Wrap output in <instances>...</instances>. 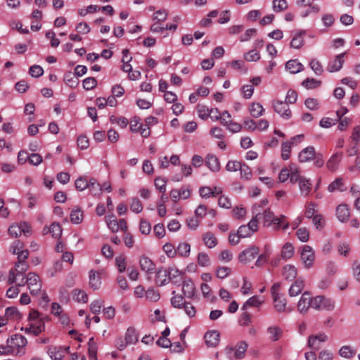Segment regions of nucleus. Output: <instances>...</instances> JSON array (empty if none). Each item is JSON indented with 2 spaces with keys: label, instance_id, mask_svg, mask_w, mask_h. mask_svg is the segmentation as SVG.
<instances>
[{
  "label": "nucleus",
  "instance_id": "f8f14e48",
  "mask_svg": "<svg viewBox=\"0 0 360 360\" xmlns=\"http://www.w3.org/2000/svg\"><path fill=\"white\" fill-rule=\"evenodd\" d=\"M313 298L310 292H303L297 303V310L301 314H306L309 307H312Z\"/></svg>",
  "mask_w": 360,
  "mask_h": 360
},
{
  "label": "nucleus",
  "instance_id": "473e14b6",
  "mask_svg": "<svg viewBox=\"0 0 360 360\" xmlns=\"http://www.w3.org/2000/svg\"><path fill=\"white\" fill-rule=\"evenodd\" d=\"M264 302V300L259 296L255 295L250 297L243 305L242 309H246L249 307H259Z\"/></svg>",
  "mask_w": 360,
  "mask_h": 360
},
{
  "label": "nucleus",
  "instance_id": "cd10ccee",
  "mask_svg": "<svg viewBox=\"0 0 360 360\" xmlns=\"http://www.w3.org/2000/svg\"><path fill=\"white\" fill-rule=\"evenodd\" d=\"M266 333L269 335V340L276 342L281 338L283 330L279 326L273 325L267 328Z\"/></svg>",
  "mask_w": 360,
  "mask_h": 360
},
{
  "label": "nucleus",
  "instance_id": "58836bf2",
  "mask_svg": "<svg viewBox=\"0 0 360 360\" xmlns=\"http://www.w3.org/2000/svg\"><path fill=\"white\" fill-rule=\"evenodd\" d=\"M202 240L204 244L208 248H213L217 245V239L210 231H207L205 233L202 235Z\"/></svg>",
  "mask_w": 360,
  "mask_h": 360
},
{
  "label": "nucleus",
  "instance_id": "9b49d317",
  "mask_svg": "<svg viewBox=\"0 0 360 360\" xmlns=\"http://www.w3.org/2000/svg\"><path fill=\"white\" fill-rule=\"evenodd\" d=\"M70 352V347L50 346L48 347L47 354L52 360H62L66 354Z\"/></svg>",
  "mask_w": 360,
  "mask_h": 360
},
{
  "label": "nucleus",
  "instance_id": "e433bc0d",
  "mask_svg": "<svg viewBox=\"0 0 360 360\" xmlns=\"http://www.w3.org/2000/svg\"><path fill=\"white\" fill-rule=\"evenodd\" d=\"M297 269L291 264L285 265L283 269V276L285 279L292 281L297 276Z\"/></svg>",
  "mask_w": 360,
  "mask_h": 360
},
{
  "label": "nucleus",
  "instance_id": "2f4dec72",
  "mask_svg": "<svg viewBox=\"0 0 360 360\" xmlns=\"http://www.w3.org/2000/svg\"><path fill=\"white\" fill-rule=\"evenodd\" d=\"M169 282V276L166 268L160 269L156 273L155 283L157 285L162 286Z\"/></svg>",
  "mask_w": 360,
  "mask_h": 360
},
{
  "label": "nucleus",
  "instance_id": "a878e982",
  "mask_svg": "<svg viewBox=\"0 0 360 360\" xmlns=\"http://www.w3.org/2000/svg\"><path fill=\"white\" fill-rule=\"evenodd\" d=\"M9 283H15L17 286H24L26 284V276L23 274L11 271L8 276Z\"/></svg>",
  "mask_w": 360,
  "mask_h": 360
},
{
  "label": "nucleus",
  "instance_id": "052dcab7",
  "mask_svg": "<svg viewBox=\"0 0 360 360\" xmlns=\"http://www.w3.org/2000/svg\"><path fill=\"white\" fill-rule=\"evenodd\" d=\"M288 8V3L286 0H274L273 1V10L278 13L285 11Z\"/></svg>",
  "mask_w": 360,
  "mask_h": 360
},
{
  "label": "nucleus",
  "instance_id": "f704fd0d",
  "mask_svg": "<svg viewBox=\"0 0 360 360\" xmlns=\"http://www.w3.org/2000/svg\"><path fill=\"white\" fill-rule=\"evenodd\" d=\"M304 286V281L302 279H297L291 285L289 289V295L290 297H295L298 295L302 291Z\"/></svg>",
  "mask_w": 360,
  "mask_h": 360
},
{
  "label": "nucleus",
  "instance_id": "37998d69",
  "mask_svg": "<svg viewBox=\"0 0 360 360\" xmlns=\"http://www.w3.org/2000/svg\"><path fill=\"white\" fill-rule=\"evenodd\" d=\"M72 299L77 302L86 303L88 301V295L87 294L80 290V289H75L72 292Z\"/></svg>",
  "mask_w": 360,
  "mask_h": 360
},
{
  "label": "nucleus",
  "instance_id": "a18cd8bd",
  "mask_svg": "<svg viewBox=\"0 0 360 360\" xmlns=\"http://www.w3.org/2000/svg\"><path fill=\"white\" fill-rule=\"evenodd\" d=\"M295 252L294 247L290 243H285L281 250V257L284 259L291 258Z\"/></svg>",
  "mask_w": 360,
  "mask_h": 360
},
{
  "label": "nucleus",
  "instance_id": "49530a36",
  "mask_svg": "<svg viewBox=\"0 0 360 360\" xmlns=\"http://www.w3.org/2000/svg\"><path fill=\"white\" fill-rule=\"evenodd\" d=\"M191 252V245L186 242L180 243L176 248V255L182 257H188Z\"/></svg>",
  "mask_w": 360,
  "mask_h": 360
},
{
  "label": "nucleus",
  "instance_id": "864d4df0",
  "mask_svg": "<svg viewBox=\"0 0 360 360\" xmlns=\"http://www.w3.org/2000/svg\"><path fill=\"white\" fill-rule=\"evenodd\" d=\"M337 250L339 255L348 257L351 252V247L349 243L346 242H341L337 246Z\"/></svg>",
  "mask_w": 360,
  "mask_h": 360
},
{
  "label": "nucleus",
  "instance_id": "4be33fe9",
  "mask_svg": "<svg viewBox=\"0 0 360 360\" xmlns=\"http://www.w3.org/2000/svg\"><path fill=\"white\" fill-rule=\"evenodd\" d=\"M305 34L304 30L295 33L290 44V47L296 49L302 48L304 44Z\"/></svg>",
  "mask_w": 360,
  "mask_h": 360
},
{
  "label": "nucleus",
  "instance_id": "aec40b11",
  "mask_svg": "<svg viewBox=\"0 0 360 360\" xmlns=\"http://www.w3.org/2000/svg\"><path fill=\"white\" fill-rule=\"evenodd\" d=\"M328 337L325 333H320L309 337L308 346L313 349H319L321 342H326Z\"/></svg>",
  "mask_w": 360,
  "mask_h": 360
},
{
  "label": "nucleus",
  "instance_id": "774afa93",
  "mask_svg": "<svg viewBox=\"0 0 360 360\" xmlns=\"http://www.w3.org/2000/svg\"><path fill=\"white\" fill-rule=\"evenodd\" d=\"M103 306V301L101 300H94L89 305V308L91 311L94 314H97L101 311V308Z\"/></svg>",
  "mask_w": 360,
  "mask_h": 360
},
{
  "label": "nucleus",
  "instance_id": "4468645a",
  "mask_svg": "<svg viewBox=\"0 0 360 360\" xmlns=\"http://www.w3.org/2000/svg\"><path fill=\"white\" fill-rule=\"evenodd\" d=\"M30 231V226L27 223H21L20 224H12L8 229V234L14 238L21 236L23 233H28Z\"/></svg>",
  "mask_w": 360,
  "mask_h": 360
},
{
  "label": "nucleus",
  "instance_id": "20e7f679",
  "mask_svg": "<svg viewBox=\"0 0 360 360\" xmlns=\"http://www.w3.org/2000/svg\"><path fill=\"white\" fill-rule=\"evenodd\" d=\"M259 213H255L252 219L247 225H241L238 229L239 236L242 238L250 237L258 230V221L259 220Z\"/></svg>",
  "mask_w": 360,
  "mask_h": 360
},
{
  "label": "nucleus",
  "instance_id": "603ef678",
  "mask_svg": "<svg viewBox=\"0 0 360 360\" xmlns=\"http://www.w3.org/2000/svg\"><path fill=\"white\" fill-rule=\"evenodd\" d=\"M342 186H343V179H342V178L338 177L329 184V186L328 187V191L331 193L334 192L335 191H343Z\"/></svg>",
  "mask_w": 360,
  "mask_h": 360
},
{
  "label": "nucleus",
  "instance_id": "ddd939ff",
  "mask_svg": "<svg viewBox=\"0 0 360 360\" xmlns=\"http://www.w3.org/2000/svg\"><path fill=\"white\" fill-rule=\"evenodd\" d=\"M10 252L18 255V260L27 259L29 256L28 250L24 249L23 243L18 240L11 244Z\"/></svg>",
  "mask_w": 360,
  "mask_h": 360
},
{
  "label": "nucleus",
  "instance_id": "338daca9",
  "mask_svg": "<svg viewBox=\"0 0 360 360\" xmlns=\"http://www.w3.org/2000/svg\"><path fill=\"white\" fill-rule=\"evenodd\" d=\"M232 214L235 219H243L247 214V211L245 207L242 206H237L233 208Z\"/></svg>",
  "mask_w": 360,
  "mask_h": 360
},
{
  "label": "nucleus",
  "instance_id": "f03ea898",
  "mask_svg": "<svg viewBox=\"0 0 360 360\" xmlns=\"http://www.w3.org/2000/svg\"><path fill=\"white\" fill-rule=\"evenodd\" d=\"M304 176L301 175L300 167L295 164H290L281 169L278 174V180L285 183L288 179L292 184L297 183Z\"/></svg>",
  "mask_w": 360,
  "mask_h": 360
},
{
  "label": "nucleus",
  "instance_id": "c03bdc74",
  "mask_svg": "<svg viewBox=\"0 0 360 360\" xmlns=\"http://www.w3.org/2000/svg\"><path fill=\"white\" fill-rule=\"evenodd\" d=\"M250 115L254 117L262 116L264 112L262 105L259 103H252L249 107Z\"/></svg>",
  "mask_w": 360,
  "mask_h": 360
},
{
  "label": "nucleus",
  "instance_id": "09e8293b",
  "mask_svg": "<svg viewBox=\"0 0 360 360\" xmlns=\"http://www.w3.org/2000/svg\"><path fill=\"white\" fill-rule=\"evenodd\" d=\"M97 344L94 338H91L88 342L89 356L92 360H97Z\"/></svg>",
  "mask_w": 360,
  "mask_h": 360
},
{
  "label": "nucleus",
  "instance_id": "13d9d810",
  "mask_svg": "<svg viewBox=\"0 0 360 360\" xmlns=\"http://www.w3.org/2000/svg\"><path fill=\"white\" fill-rule=\"evenodd\" d=\"M209 110L210 108L205 105L198 104L197 105L198 115L200 119L203 120H206L209 117Z\"/></svg>",
  "mask_w": 360,
  "mask_h": 360
},
{
  "label": "nucleus",
  "instance_id": "bb28decb",
  "mask_svg": "<svg viewBox=\"0 0 360 360\" xmlns=\"http://www.w3.org/2000/svg\"><path fill=\"white\" fill-rule=\"evenodd\" d=\"M4 316L9 323L10 321H16L22 318V314L15 307H9L5 309Z\"/></svg>",
  "mask_w": 360,
  "mask_h": 360
},
{
  "label": "nucleus",
  "instance_id": "1a4fd4ad",
  "mask_svg": "<svg viewBox=\"0 0 360 360\" xmlns=\"http://www.w3.org/2000/svg\"><path fill=\"white\" fill-rule=\"evenodd\" d=\"M259 249L255 245H251L243 250L238 255V260L242 264L251 262L259 255Z\"/></svg>",
  "mask_w": 360,
  "mask_h": 360
},
{
  "label": "nucleus",
  "instance_id": "0eeeda50",
  "mask_svg": "<svg viewBox=\"0 0 360 360\" xmlns=\"http://www.w3.org/2000/svg\"><path fill=\"white\" fill-rule=\"evenodd\" d=\"M105 222L108 229L113 233L118 232L120 230L125 231L127 229L126 220L120 219L117 221L114 215L106 216Z\"/></svg>",
  "mask_w": 360,
  "mask_h": 360
},
{
  "label": "nucleus",
  "instance_id": "f257e3e1",
  "mask_svg": "<svg viewBox=\"0 0 360 360\" xmlns=\"http://www.w3.org/2000/svg\"><path fill=\"white\" fill-rule=\"evenodd\" d=\"M280 283H274L271 288L274 309L278 313L291 312L292 309L287 306V300L285 295L280 292Z\"/></svg>",
  "mask_w": 360,
  "mask_h": 360
},
{
  "label": "nucleus",
  "instance_id": "412c9836",
  "mask_svg": "<svg viewBox=\"0 0 360 360\" xmlns=\"http://www.w3.org/2000/svg\"><path fill=\"white\" fill-rule=\"evenodd\" d=\"M345 53L338 55L335 58L330 62L327 66V70L330 72H334L339 71L344 63V56Z\"/></svg>",
  "mask_w": 360,
  "mask_h": 360
},
{
  "label": "nucleus",
  "instance_id": "ea45409f",
  "mask_svg": "<svg viewBox=\"0 0 360 360\" xmlns=\"http://www.w3.org/2000/svg\"><path fill=\"white\" fill-rule=\"evenodd\" d=\"M88 188L89 189L91 194L94 196L99 197L101 195V185H100L94 178L91 177L89 179V185Z\"/></svg>",
  "mask_w": 360,
  "mask_h": 360
},
{
  "label": "nucleus",
  "instance_id": "393cba45",
  "mask_svg": "<svg viewBox=\"0 0 360 360\" xmlns=\"http://www.w3.org/2000/svg\"><path fill=\"white\" fill-rule=\"evenodd\" d=\"M166 269L169 276V282L171 281L174 284H177L181 282L184 275L182 271H179L175 266H169Z\"/></svg>",
  "mask_w": 360,
  "mask_h": 360
},
{
  "label": "nucleus",
  "instance_id": "c85d7f7f",
  "mask_svg": "<svg viewBox=\"0 0 360 360\" xmlns=\"http://www.w3.org/2000/svg\"><path fill=\"white\" fill-rule=\"evenodd\" d=\"M301 194L304 196L309 195L311 190V183L309 179L303 176L298 182Z\"/></svg>",
  "mask_w": 360,
  "mask_h": 360
},
{
  "label": "nucleus",
  "instance_id": "c756f323",
  "mask_svg": "<svg viewBox=\"0 0 360 360\" xmlns=\"http://www.w3.org/2000/svg\"><path fill=\"white\" fill-rule=\"evenodd\" d=\"M285 68L292 74H296L304 70V65L298 60H290L285 64Z\"/></svg>",
  "mask_w": 360,
  "mask_h": 360
},
{
  "label": "nucleus",
  "instance_id": "5701e85b",
  "mask_svg": "<svg viewBox=\"0 0 360 360\" xmlns=\"http://www.w3.org/2000/svg\"><path fill=\"white\" fill-rule=\"evenodd\" d=\"M336 216L341 222H346L350 217V211L346 204H340L336 208Z\"/></svg>",
  "mask_w": 360,
  "mask_h": 360
},
{
  "label": "nucleus",
  "instance_id": "a211bd4d",
  "mask_svg": "<svg viewBox=\"0 0 360 360\" xmlns=\"http://www.w3.org/2000/svg\"><path fill=\"white\" fill-rule=\"evenodd\" d=\"M205 342L208 347H217L220 340V334L217 330L207 332L204 335Z\"/></svg>",
  "mask_w": 360,
  "mask_h": 360
},
{
  "label": "nucleus",
  "instance_id": "bf43d9fd",
  "mask_svg": "<svg viewBox=\"0 0 360 360\" xmlns=\"http://www.w3.org/2000/svg\"><path fill=\"white\" fill-rule=\"evenodd\" d=\"M89 185V179L85 177L80 176L75 181V187L77 190L82 191L88 188Z\"/></svg>",
  "mask_w": 360,
  "mask_h": 360
},
{
  "label": "nucleus",
  "instance_id": "6e6d98bb",
  "mask_svg": "<svg viewBox=\"0 0 360 360\" xmlns=\"http://www.w3.org/2000/svg\"><path fill=\"white\" fill-rule=\"evenodd\" d=\"M292 146L290 143L283 142L281 145V158L284 160H287L290 158Z\"/></svg>",
  "mask_w": 360,
  "mask_h": 360
},
{
  "label": "nucleus",
  "instance_id": "4c0bfd02",
  "mask_svg": "<svg viewBox=\"0 0 360 360\" xmlns=\"http://www.w3.org/2000/svg\"><path fill=\"white\" fill-rule=\"evenodd\" d=\"M356 351L350 345H344L338 351V354L345 359H352L356 355Z\"/></svg>",
  "mask_w": 360,
  "mask_h": 360
},
{
  "label": "nucleus",
  "instance_id": "72a5a7b5",
  "mask_svg": "<svg viewBox=\"0 0 360 360\" xmlns=\"http://www.w3.org/2000/svg\"><path fill=\"white\" fill-rule=\"evenodd\" d=\"M70 217L71 222L75 224H79L82 223L84 219L83 211L80 207H75L72 210Z\"/></svg>",
  "mask_w": 360,
  "mask_h": 360
},
{
  "label": "nucleus",
  "instance_id": "8fccbe9b",
  "mask_svg": "<svg viewBox=\"0 0 360 360\" xmlns=\"http://www.w3.org/2000/svg\"><path fill=\"white\" fill-rule=\"evenodd\" d=\"M192 167L188 165H181V172L182 175H176L173 177V180L175 181H181L183 179V176H188L192 174Z\"/></svg>",
  "mask_w": 360,
  "mask_h": 360
},
{
  "label": "nucleus",
  "instance_id": "6ab92c4d",
  "mask_svg": "<svg viewBox=\"0 0 360 360\" xmlns=\"http://www.w3.org/2000/svg\"><path fill=\"white\" fill-rule=\"evenodd\" d=\"M342 157L343 154L342 152H337L332 155L326 162L327 169L332 172L336 171Z\"/></svg>",
  "mask_w": 360,
  "mask_h": 360
},
{
  "label": "nucleus",
  "instance_id": "de8ad7c7",
  "mask_svg": "<svg viewBox=\"0 0 360 360\" xmlns=\"http://www.w3.org/2000/svg\"><path fill=\"white\" fill-rule=\"evenodd\" d=\"M259 213L260 214V215L259 216V219L262 217L264 226H271L272 224V221L274 220V218L275 217L274 213L272 212H271L269 210V209L264 210L262 214H261L260 212H259Z\"/></svg>",
  "mask_w": 360,
  "mask_h": 360
},
{
  "label": "nucleus",
  "instance_id": "0e129e2a",
  "mask_svg": "<svg viewBox=\"0 0 360 360\" xmlns=\"http://www.w3.org/2000/svg\"><path fill=\"white\" fill-rule=\"evenodd\" d=\"M321 83V81L316 80L314 78H307L302 82V86L306 89H311L319 86Z\"/></svg>",
  "mask_w": 360,
  "mask_h": 360
},
{
  "label": "nucleus",
  "instance_id": "6e6552de",
  "mask_svg": "<svg viewBox=\"0 0 360 360\" xmlns=\"http://www.w3.org/2000/svg\"><path fill=\"white\" fill-rule=\"evenodd\" d=\"M300 258L305 268H311L315 259V254L313 248L309 245H304L301 250Z\"/></svg>",
  "mask_w": 360,
  "mask_h": 360
},
{
  "label": "nucleus",
  "instance_id": "7c9ffc66",
  "mask_svg": "<svg viewBox=\"0 0 360 360\" xmlns=\"http://www.w3.org/2000/svg\"><path fill=\"white\" fill-rule=\"evenodd\" d=\"M182 291L187 298H192L195 295V288L191 280H186L183 282Z\"/></svg>",
  "mask_w": 360,
  "mask_h": 360
},
{
  "label": "nucleus",
  "instance_id": "2eb2a0df",
  "mask_svg": "<svg viewBox=\"0 0 360 360\" xmlns=\"http://www.w3.org/2000/svg\"><path fill=\"white\" fill-rule=\"evenodd\" d=\"M316 150L313 146H307L302 149L298 155V160L301 163L308 162L316 157Z\"/></svg>",
  "mask_w": 360,
  "mask_h": 360
},
{
  "label": "nucleus",
  "instance_id": "a19ab883",
  "mask_svg": "<svg viewBox=\"0 0 360 360\" xmlns=\"http://www.w3.org/2000/svg\"><path fill=\"white\" fill-rule=\"evenodd\" d=\"M45 233H50L52 237L58 238L62 234V229L58 223H53L49 227H46L44 229Z\"/></svg>",
  "mask_w": 360,
  "mask_h": 360
},
{
  "label": "nucleus",
  "instance_id": "b1692460",
  "mask_svg": "<svg viewBox=\"0 0 360 360\" xmlns=\"http://www.w3.org/2000/svg\"><path fill=\"white\" fill-rule=\"evenodd\" d=\"M89 286L93 290H98L101 285V274L95 270H91L89 273Z\"/></svg>",
  "mask_w": 360,
  "mask_h": 360
},
{
  "label": "nucleus",
  "instance_id": "69168bd1",
  "mask_svg": "<svg viewBox=\"0 0 360 360\" xmlns=\"http://www.w3.org/2000/svg\"><path fill=\"white\" fill-rule=\"evenodd\" d=\"M309 65L311 69L316 75H321L323 73V67L318 60L312 59L309 63Z\"/></svg>",
  "mask_w": 360,
  "mask_h": 360
},
{
  "label": "nucleus",
  "instance_id": "9d476101",
  "mask_svg": "<svg viewBox=\"0 0 360 360\" xmlns=\"http://www.w3.org/2000/svg\"><path fill=\"white\" fill-rule=\"evenodd\" d=\"M27 324L22 328L27 334L38 335L44 330L45 325L43 319L27 321Z\"/></svg>",
  "mask_w": 360,
  "mask_h": 360
},
{
  "label": "nucleus",
  "instance_id": "79ce46f5",
  "mask_svg": "<svg viewBox=\"0 0 360 360\" xmlns=\"http://www.w3.org/2000/svg\"><path fill=\"white\" fill-rule=\"evenodd\" d=\"M206 165L212 172H218L220 169V165L217 158L212 155H207Z\"/></svg>",
  "mask_w": 360,
  "mask_h": 360
},
{
  "label": "nucleus",
  "instance_id": "3c124183",
  "mask_svg": "<svg viewBox=\"0 0 360 360\" xmlns=\"http://www.w3.org/2000/svg\"><path fill=\"white\" fill-rule=\"evenodd\" d=\"M168 13L165 9H160L153 14V21L162 22L167 18Z\"/></svg>",
  "mask_w": 360,
  "mask_h": 360
},
{
  "label": "nucleus",
  "instance_id": "423d86ee",
  "mask_svg": "<svg viewBox=\"0 0 360 360\" xmlns=\"http://www.w3.org/2000/svg\"><path fill=\"white\" fill-rule=\"evenodd\" d=\"M32 295H37L41 291L42 283L39 275L30 272L26 276V284Z\"/></svg>",
  "mask_w": 360,
  "mask_h": 360
},
{
  "label": "nucleus",
  "instance_id": "e2e57ef3",
  "mask_svg": "<svg viewBox=\"0 0 360 360\" xmlns=\"http://www.w3.org/2000/svg\"><path fill=\"white\" fill-rule=\"evenodd\" d=\"M296 235L298 239L303 243L308 241L309 238V231L305 227L298 229Z\"/></svg>",
  "mask_w": 360,
  "mask_h": 360
},
{
  "label": "nucleus",
  "instance_id": "39448f33",
  "mask_svg": "<svg viewBox=\"0 0 360 360\" xmlns=\"http://www.w3.org/2000/svg\"><path fill=\"white\" fill-rule=\"evenodd\" d=\"M335 307V301L330 297L318 295L313 298L312 308L316 310L332 311Z\"/></svg>",
  "mask_w": 360,
  "mask_h": 360
},
{
  "label": "nucleus",
  "instance_id": "dca6fc26",
  "mask_svg": "<svg viewBox=\"0 0 360 360\" xmlns=\"http://www.w3.org/2000/svg\"><path fill=\"white\" fill-rule=\"evenodd\" d=\"M274 110L285 119H289L291 116L290 108L285 102L277 101L274 103Z\"/></svg>",
  "mask_w": 360,
  "mask_h": 360
},
{
  "label": "nucleus",
  "instance_id": "4d7b16f0",
  "mask_svg": "<svg viewBox=\"0 0 360 360\" xmlns=\"http://www.w3.org/2000/svg\"><path fill=\"white\" fill-rule=\"evenodd\" d=\"M174 295L171 299V304L175 308H182L186 304L184 297L179 295H175V292L173 291Z\"/></svg>",
  "mask_w": 360,
  "mask_h": 360
},
{
  "label": "nucleus",
  "instance_id": "c9c22d12",
  "mask_svg": "<svg viewBox=\"0 0 360 360\" xmlns=\"http://www.w3.org/2000/svg\"><path fill=\"white\" fill-rule=\"evenodd\" d=\"M248 349V344L245 342H240L235 347V349L230 348V351H234L233 355L236 359H242L244 357L245 354Z\"/></svg>",
  "mask_w": 360,
  "mask_h": 360
},
{
  "label": "nucleus",
  "instance_id": "f3484780",
  "mask_svg": "<svg viewBox=\"0 0 360 360\" xmlns=\"http://www.w3.org/2000/svg\"><path fill=\"white\" fill-rule=\"evenodd\" d=\"M139 266L143 271L148 274L154 273L155 269L153 262L145 255H141L139 257Z\"/></svg>",
  "mask_w": 360,
  "mask_h": 360
},
{
  "label": "nucleus",
  "instance_id": "680f3d73",
  "mask_svg": "<svg viewBox=\"0 0 360 360\" xmlns=\"http://www.w3.org/2000/svg\"><path fill=\"white\" fill-rule=\"evenodd\" d=\"M240 178L245 180H249L252 178L251 169L245 164H242L239 169Z\"/></svg>",
  "mask_w": 360,
  "mask_h": 360
},
{
  "label": "nucleus",
  "instance_id": "5fc2aeb1",
  "mask_svg": "<svg viewBox=\"0 0 360 360\" xmlns=\"http://www.w3.org/2000/svg\"><path fill=\"white\" fill-rule=\"evenodd\" d=\"M127 258L124 255H120L115 257V264L119 272L122 273L126 270Z\"/></svg>",
  "mask_w": 360,
  "mask_h": 360
},
{
  "label": "nucleus",
  "instance_id": "7ed1b4c3",
  "mask_svg": "<svg viewBox=\"0 0 360 360\" xmlns=\"http://www.w3.org/2000/svg\"><path fill=\"white\" fill-rule=\"evenodd\" d=\"M11 355L21 356L25 354L27 339L22 335L15 334L6 341Z\"/></svg>",
  "mask_w": 360,
  "mask_h": 360
}]
</instances>
